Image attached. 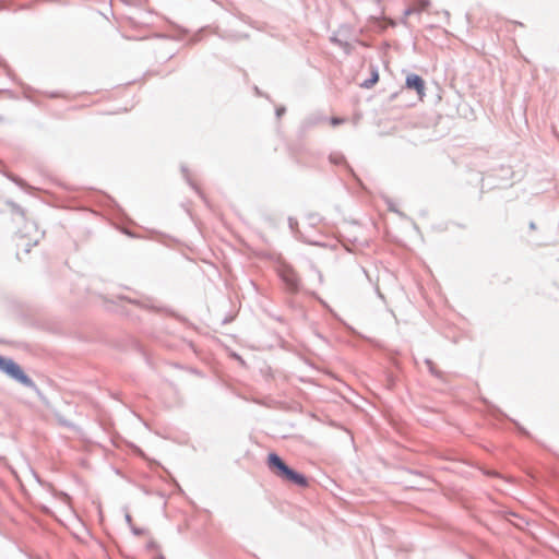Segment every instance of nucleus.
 <instances>
[{"label": "nucleus", "mask_w": 559, "mask_h": 559, "mask_svg": "<svg viewBox=\"0 0 559 559\" xmlns=\"http://www.w3.org/2000/svg\"><path fill=\"white\" fill-rule=\"evenodd\" d=\"M266 465L272 474L282 480L306 488L309 485L308 478L302 473L290 467L277 453L267 454Z\"/></svg>", "instance_id": "f257e3e1"}, {"label": "nucleus", "mask_w": 559, "mask_h": 559, "mask_svg": "<svg viewBox=\"0 0 559 559\" xmlns=\"http://www.w3.org/2000/svg\"><path fill=\"white\" fill-rule=\"evenodd\" d=\"M277 272L290 294H297L300 290V278L292 265L283 263L278 266Z\"/></svg>", "instance_id": "f03ea898"}, {"label": "nucleus", "mask_w": 559, "mask_h": 559, "mask_svg": "<svg viewBox=\"0 0 559 559\" xmlns=\"http://www.w3.org/2000/svg\"><path fill=\"white\" fill-rule=\"evenodd\" d=\"M0 370H2L8 376L25 385L32 384L31 379L23 372L22 368L12 359L0 357Z\"/></svg>", "instance_id": "7ed1b4c3"}, {"label": "nucleus", "mask_w": 559, "mask_h": 559, "mask_svg": "<svg viewBox=\"0 0 559 559\" xmlns=\"http://www.w3.org/2000/svg\"><path fill=\"white\" fill-rule=\"evenodd\" d=\"M141 305H142V309H148V310L156 311V312H163L170 317L176 318L180 322H183V323L187 322L186 318H183L182 316L176 313L175 311H173L166 307H163L157 300L153 299L152 297L142 296Z\"/></svg>", "instance_id": "20e7f679"}, {"label": "nucleus", "mask_w": 559, "mask_h": 559, "mask_svg": "<svg viewBox=\"0 0 559 559\" xmlns=\"http://www.w3.org/2000/svg\"><path fill=\"white\" fill-rule=\"evenodd\" d=\"M405 87L407 90L415 91L419 99H423L425 96V81L420 75L416 73H411L406 76Z\"/></svg>", "instance_id": "39448f33"}, {"label": "nucleus", "mask_w": 559, "mask_h": 559, "mask_svg": "<svg viewBox=\"0 0 559 559\" xmlns=\"http://www.w3.org/2000/svg\"><path fill=\"white\" fill-rule=\"evenodd\" d=\"M329 160L331 164L333 165H344V167L346 168V170L348 171L349 175H352L355 179L358 180L354 169L349 166V164L346 162V158L345 156L342 154V153H331L329 155Z\"/></svg>", "instance_id": "423d86ee"}, {"label": "nucleus", "mask_w": 559, "mask_h": 559, "mask_svg": "<svg viewBox=\"0 0 559 559\" xmlns=\"http://www.w3.org/2000/svg\"><path fill=\"white\" fill-rule=\"evenodd\" d=\"M379 81V72H378V69L377 68H372L371 70V73H370V78L365 80L360 86L362 88H371L372 86H374L377 84V82Z\"/></svg>", "instance_id": "0eeeda50"}, {"label": "nucleus", "mask_w": 559, "mask_h": 559, "mask_svg": "<svg viewBox=\"0 0 559 559\" xmlns=\"http://www.w3.org/2000/svg\"><path fill=\"white\" fill-rule=\"evenodd\" d=\"M146 550L148 552H154L156 551V556L153 557L152 559H165V557L163 556V554L159 551V546L154 542V540H148L147 544H146Z\"/></svg>", "instance_id": "6e6552de"}, {"label": "nucleus", "mask_w": 559, "mask_h": 559, "mask_svg": "<svg viewBox=\"0 0 559 559\" xmlns=\"http://www.w3.org/2000/svg\"><path fill=\"white\" fill-rule=\"evenodd\" d=\"M425 365L428 367L429 372H430L433 377H436V378H438V379H441V378H442V372H441L440 370H438V369H437V367H436L435 362H433L431 359L426 358V359H425Z\"/></svg>", "instance_id": "1a4fd4ad"}, {"label": "nucleus", "mask_w": 559, "mask_h": 559, "mask_svg": "<svg viewBox=\"0 0 559 559\" xmlns=\"http://www.w3.org/2000/svg\"><path fill=\"white\" fill-rule=\"evenodd\" d=\"M428 3H429L428 1H425L420 9L407 8L404 13H405V15H411L415 12H420L421 10H425V8L428 5Z\"/></svg>", "instance_id": "9d476101"}, {"label": "nucleus", "mask_w": 559, "mask_h": 559, "mask_svg": "<svg viewBox=\"0 0 559 559\" xmlns=\"http://www.w3.org/2000/svg\"><path fill=\"white\" fill-rule=\"evenodd\" d=\"M330 122H331L332 126H340V124H342L344 122V118L332 117Z\"/></svg>", "instance_id": "9b49d317"}, {"label": "nucleus", "mask_w": 559, "mask_h": 559, "mask_svg": "<svg viewBox=\"0 0 559 559\" xmlns=\"http://www.w3.org/2000/svg\"><path fill=\"white\" fill-rule=\"evenodd\" d=\"M288 225H289V228H290L292 230H295V228H296V227H297V225H298V222H297V219H296V218H294V217H289V218H288Z\"/></svg>", "instance_id": "f8f14e48"}, {"label": "nucleus", "mask_w": 559, "mask_h": 559, "mask_svg": "<svg viewBox=\"0 0 559 559\" xmlns=\"http://www.w3.org/2000/svg\"><path fill=\"white\" fill-rule=\"evenodd\" d=\"M285 112H286V108L284 106L277 107L275 110L277 118H281Z\"/></svg>", "instance_id": "ddd939ff"}, {"label": "nucleus", "mask_w": 559, "mask_h": 559, "mask_svg": "<svg viewBox=\"0 0 559 559\" xmlns=\"http://www.w3.org/2000/svg\"><path fill=\"white\" fill-rule=\"evenodd\" d=\"M406 472L411 475H415L417 477L424 478V474L419 471H414V469L407 468Z\"/></svg>", "instance_id": "4468645a"}, {"label": "nucleus", "mask_w": 559, "mask_h": 559, "mask_svg": "<svg viewBox=\"0 0 559 559\" xmlns=\"http://www.w3.org/2000/svg\"><path fill=\"white\" fill-rule=\"evenodd\" d=\"M181 169H182V173L185 174V177H186L187 181L191 185V187H193L197 190L195 186L189 180L188 169L185 166H182Z\"/></svg>", "instance_id": "2eb2a0df"}, {"label": "nucleus", "mask_w": 559, "mask_h": 559, "mask_svg": "<svg viewBox=\"0 0 559 559\" xmlns=\"http://www.w3.org/2000/svg\"><path fill=\"white\" fill-rule=\"evenodd\" d=\"M200 40H201V36H200V34H195V35H193V36H192V38L190 39V43H191V44H195V43H198V41H200Z\"/></svg>", "instance_id": "dca6fc26"}, {"label": "nucleus", "mask_w": 559, "mask_h": 559, "mask_svg": "<svg viewBox=\"0 0 559 559\" xmlns=\"http://www.w3.org/2000/svg\"><path fill=\"white\" fill-rule=\"evenodd\" d=\"M233 357H234V359H236L237 361H239L241 365H245V360L241 358V356H240V355H238V354L234 353V354H233Z\"/></svg>", "instance_id": "f3484780"}, {"label": "nucleus", "mask_w": 559, "mask_h": 559, "mask_svg": "<svg viewBox=\"0 0 559 559\" xmlns=\"http://www.w3.org/2000/svg\"><path fill=\"white\" fill-rule=\"evenodd\" d=\"M141 456H142V461H143V460H147L150 465H152V464H153V462H151V461L146 457V455H145V453H144L143 451H142V453H141Z\"/></svg>", "instance_id": "a211bd4d"}, {"label": "nucleus", "mask_w": 559, "mask_h": 559, "mask_svg": "<svg viewBox=\"0 0 559 559\" xmlns=\"http://www.w3.org/2000/svg\"><path fill=\"white\" fill-rule=\"evenodd\" d=\"M516 426L522 433L527 435V431L523 427H520L518 423Z\"/></svg>", "instance_id": "6ab92c4d"}, {"label": "nucleus", "mask_w": 559, "mask_h": 559, "mask_svg": "<svg viewBox=\"0 0 559 559\" xmlns=\"http://www.w3.org/2000/svg\"><path fill=\"white\" fill-rule=\"evenodd\" d=\"M530 229H532V230L536 229V225H535V223H534V222H531V223H530Z\"/></svg>", "instance_id": "aec40b11"}, {"label": "nucleus", "mask_w": 559, "mask_h": 559, "mask_svg": "<svg viewBox=\"0 0 559 559\" xmlns=\"http://www.w3.org/2000/svg\"><path fill=\"white\" fill-rule=\"evenodd\" d=\"M421 486H423V484H417V485H412L411 487L419 489Z\"/></svg>", "instance_id": "412c9836"}, {"label": "nucleus", "mask_w": 559, "mask_h": 559, "mask_svg": "<svg viewBox=\"0 0 559 559\" xmlns=\"http://www.w3.org/2000/svg\"><path fill=\"white\" fill-rule=\"evenodd\" d=\"M332 41H335V43H337V44H340V45H342V44H343L341 40H338V39H336V38H332Z\"/></svg>", "instance_id": "4be33fe9"}, {"label": "nucleus", "mask_w": 559, "mask_h": 559, "mask_svg": "<svg viewBox=\"0 0 559 559\" xmlns=\"http://www.w3.org/2000/svg\"><path fill=\"white\" fill-rule=\"evenodd\" d=\"M254 91H255V93H257L258 95H260V91H259V88H258L257 86L254 87Z\"/></svg>", "instance_id": "5701e85b"}, {"label": "nucleus", "mask_w": 559, "mask_h": 559, "mask_svg": "<svg viewBox=\"0 0 559 559\" xmlns=\"http://www.w3.org/2000/svg\"><path fill=\"white\" fill-rule=\"evenodd\" d=\"M141 534H142V536H144V535H145V531H144L143 528H142V531H141Z\"/></svg>", "instance_id": "b1692460"}]
</instances>
